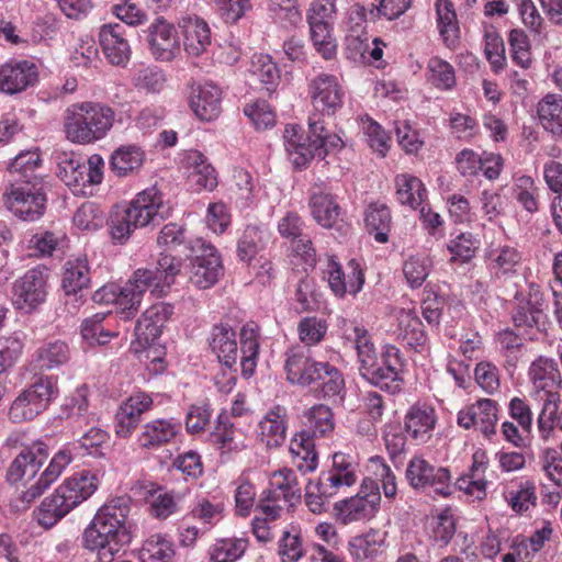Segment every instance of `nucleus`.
Returning <instances> with one entry per match:
<instances>
[{"label":"nucleus","mask_w":562,"mask_h":562,"mask_svg":"<svg viewBox=\"0 0 562 562\" xmlns=\"http://www.w3.org/2000/svg\"><path fill=\"white\" fill-rule=\"evenodd\" d=\"M41 158L36 151L21 153L9 166V186L3 193L7 209L22 221L40 220L46 210L43 178L37 173Z\"/></svg>","instance_id":"1"},{"label":"nucleus","mask_w":562,"mask_h":562,"mask_svg":"<svg viewBox=\"0 0 562 562\" xmlns=\"http://www.w3.org/2000/svg\"><path fill=\"white\" fill-rule=\"evenodd\" d=\"M130 510V497H114L98 510L85 529L83 547L97 551L101 562H112L121 549L131 542L127 522Z\"/></svg>","instance_id":"2"},{"label":"nucleus","mask_w":562,"mask_h":562,"mask_svg":"<svg viewBox=\"0 0 562 562\" xmlns=\"http://www.w3.org/2000/svg\"><path fill=\"white\" fill-rule=\"evenodd\" d=\"M347 337L355 344L361 376L391 394L398 393L403 385L404 368L400 349L389 345L379 353L369 331L362 326H353Z\"/></svg>","instance_id":"3"},{"label":"nucleus","mask_w":562,"mask_h":562,"mask_svg":"<svg viewBox=\"0 0 562 562\" xmlns=\"http://www.w3.org/2000/svg\"><path fill=\"white\" fill-rule=\"evenodd\" d=\"M286 380L292 384L310 386L323 398H341L345 379L341 371L327 361L314 360L307 350L293 348L286 352Z\"/></svg>","instance_id":"4"},{"label":"nucleus","mask_w":562,"mask_h":562,"mask_svg":"<svg viewBox=\"0 0 562 562\" xmlns=\"http://www.w3.org/2000/svg\"><path fill=\"white\" fill-rule=\"evenodd\" d=\"M180 267V259L161 252L154 269H137L122 288L116 286V305L121 308L123 318L128 319L134 315L147 290L156 296L162 295L175 282Z\"/></svg>","instance_id":"5"},{"label":"nucleus","mask_w":562,"mask_h":562,"mask_svg":"<svg viewBox=\"0 0 562 562\" xmlns=\"http://www.w3.org/2000/svg\"><path fill=\"white\" fill-rule=\"evenodd\" d=\"M114 119L115 113L108 104L93 101L74 103L65 110L64 132L71 143L93 144L106 136Z\"/></svg>","instance_id":"6"},{"label":"nucleus","mask_w":562,"mask_h":562,"mask_svg":"<svg viewBox=\"0 0 562 562\" xmlns=\"http://www.w3.org/2000/svg\"><path fill=\"white\" fill-rule=\"evenodd\" d=\"M98 487L95 474L89 471L75 473L42 503L36 518L45 528L53 527L71 509L89 498Z\"/></svg>","instance_id":"7"},{"label":"nucleus","mask_w":562,"mask_h":562,"mask_svg":"<svg viewBox=\"0 0 562 562\" xmlns=\"http://www.w3.org/2000/svg\"><path fill=\"white\" fill-rule=\"evenodd\" d=\"M531 383L530 396L542 404L540 424L549 422L555 408V402H561L562 378L554 359L539 356L528 369Z\"/></svg>","instance_id":"8"},{"label":"nucleus","mask_w":562,"mask_h":562,"mask_svg":"<svg viewBox=\"0 0 562 562\" xmlns=\"http://www.w3.org/2000/svg\"><path fill=\"white\" fill-rule=\"evenodd\" d=\"M58 381L53 375H41L23 389L9 409L13 423L33 420L48 408L58 396Z\"/></svg>","instance_id":"9"},{"label":"nucleus","mask_w":562,"mask_h":562,"mask_svg":"<svg viewBox=\"0 0 562 562\" xmlns=\"http://www.w3.org/2000/svg\"><path fill=\"white\" fill-rule=\"evenodd\" d=\"M405 477L415 491L432 488L438 495L451 494V473L443 467H435L426 459L415 456L406 467Z\"/></svg>","instance_id":"10"},{"label":"nucleus","mask_w":562,"mask_h":562,"mask_svg":"<svg viewBox=\"0 0 562 562\" xmlns=\"http://www.w3.org/2000/svg\"><path fill=\"white\" fill-rule=\"evenodd\" d=\"M48 270L37 266L27 270L13 285V302L20 310L31 312L43 304L47 296Z\"/></svg>","instance_id":"11"},{"label":"nucleus","mask_w":562,"mask_h":562,"mask_svg":"<svg viewBox=\"0 0 562 562\" xmlns=\"http://www.w3.org/2000/svg\"><path fill=\"white\" fill-rule=\"evenodd\" d=\"M308 93L314 109L322 114L333 115L342 106L345 91L334 75L323 72L311 79Z\"/></svg>","instance_id":"12"},{"label":"nucleus","mask_w":562,"mask_h":562,"mask_svg":"<svg viewBox=\"0 0 562 562\" xmlns=\"http://www.w3.org/2000/svg\"><path fill=\"white\" fill-rule=\"evenodd\" d=\"M284 147L289 159L295 168H305L313 158L324 159V149L317 147L315 137L306 134L304 130L294 124H289L283 133Z\"/></svg>","instance_id":"13"},{"label":"nucleus","mask_w":562,"mask_h":562,"mask_svg":"<svg viewBox=\"0 0 562 562\" xmlns=\"http://www.w3.org/2000/svg\"><path fill=\"white\" fill-rule=\"evenodd\" d=\"M347 270L348 272L346 273L341 265L334 257L328 258L324 269V278L327 279L330 290L338 297H342L346 294L356 295L361 291L364 283L363 271L355 259L348 262Z\"/></svg>","instance_id":"14"},{"label":"nucleus","mask_w":562,"mask_h":562,"mask_svg":"<svg viewBox=\"0 0 562 562\" xmlns=\"http://www.w3.org/2000/svg\"><path fill=\"white\" fill-rule=\"evenodd\" d=\"M126 207L139 227L159 224L169 215V207L155 187L139 192Z\"/></svg>","instance_id":"15"},{"label":"nucleus","mask_w":562,"mask_h":562,"mask_svg":"<svg viewBox=\"0 0 562 562\" xmlns=\"http://www.w3.org/2000/svg\"><path fill=\"white\" fill-rule=\"evenodd\" d=\"M498 405L491 398H481L461 409L458 414V425L464 429L475 428L485 437L496 432Z\"/></svg>","instance_id":"16"},{"label":"nucleus","mask_w":562,"mask_h":562,"mask_svg":"<svg viewBox=\"0 0 562 562\" xmlns=\"http://www.w3.org/2000/svg\"><path fill=\"white\" fill-rule=\"evenodd\" d=\"M37 81V69L27 60H9L0 66V92L16 94Z\"/></svg>","instance_id":"17"},{"label":"nucleus","mask_w":562,"mask_h":562,"mask_svg":"<svg viewBox=\"0 0 562 562\" xmlns=\"http://www.w3.org/2000/svg\"><path fill=\"white\" fill-rule=\"evenodd\" d=\"M222 274L223 266L215 247L202 244V252L195 256L191 265L190 282L199 289H209Z\"/></svg>","instance_id":"18"},{"label":"nucleus","mask_w":562,"mask_h":562,"mask_svg":"<svg viewBox=\"0 0 562 562\" xmlns=\"http://www.w3.org/2000/svg\"><path fill=\"white\" fill-rule=\"evenodd\" d=\"M263 501H283L289 506H294L301 501V487L294 470L282 468L271 473L269 487L263 491Z\"/></svg>","instance_id":"19"},{"label":"nucleus","mask_w":562,"mask_h":562,"mask_svg":"<svg viewBox=\"0 0 562 562\" xmlns=\"http://www.w3.org/2000/svg\"><path fill=\"white\" fill-rule=\"evenodd\" d=\"M90 283V268L86 257L68 259L64 265L61 288L67 296L66 305L69 301L78 302L81 300V292Z\"/></svg>","instance_id":"20"},{"label":"nucleus","mask_w":562,"mask_h":562,"mask_svg":"<svg viewBox=\"0 0 562 562\" xmlns=\"http://www.w3.org/2000/svg\"><path fill=\"white\" fill-rule=\"evenodd\" d=\"M149 46L151 54L164 61L173 59L180 50L175 27L162 18H158L150 26Z\"/></svg>","instance_id":"21"},{"label":"nucleus","mask_w":562,"mask_h":562,"mask_svg":"<svg viewBox=\"0 0 562 562\" xmlns=\"http://www.w3.org/2000/svg\"><path fill=\"white\" fill-rule=\"evenodd\" d=\"M436 423V411L427 404H415L405 415V430L419 443L431 438Z\"/></svg>","instance_id":"22"},{"label":"nucleus","mask_w":562,"mask_h":562,"mask_svg":"<svg viewBox=\"0 0 562 562\" xmlns=\"http://www.w3.org/2000/svg\"><path fill=\"white\" fill-rule=\"evenodd\" d=\"M181 424L172 418H159L146 423L138 436V443L145 449H156L172 441L179 434Z\"/></svg>","instance_id":"23"},{"label":"nucleus","mask_w":562,"mask_h":562,"mask_svg":"<svg viewBox=\"0 0 562 562\" xmlns=\"http://www.w3.org/2000/svg\"><path fill=\"white\" fill-rule=\"evenodd\" d=\"M512 321L516 328L528 329L537 328L541 330L547 323L543 300L538 293L529 295V299L519 303L512 312Z\"/></svg>","instance_id":"24"},{"label":"nucleus","mask_w":562,"mask_h":562,"mask_svg":"<svg viewBox=\"0 0 562 562\" xmlns=\"http://www.w3.org/2000/svg\"><path fill=\"white\" fill-rule=\"evenodd\" d=\"M285 434V408L277 405L259 422L257 436L261 443L271 449L282 446Z\"/></svg>","instance_id":"25"},{"label":"nucleus","mask_w":562,"mask_h":562,"mask_svg":"<svg viewBox=\"0 0 562 562\" xmlns=\"http://www.w3.org/2000/svg\"><path fill=\"white\" fill-rule=\"evenodd\" d=\"M222 92L217 86L211 82L199 85L191 95V108L195 115L203 121L216 119L222 110Z\"/></svg>","instance_id":"26"},{"label":"nucleus","mask_w":562,"mask_h":562,"mask_svg":"<svg viewBox=\"0 0 562 562\" xmlns=\"http://www.w3.org/2000/svg\"><path fill=\"white\" fill-rule=\"evenodd\" d=\"M169 2L170 0H145L142 5L139 2L125 0L112 5L111 12L125 24L137 26L146 23L150 13L167 8Z\"/></svg>","instance_id":"27"},{"label":"nucleus","mask_w":562,"mask_h":562,"mask_svg":"<svg viewBox=\"0 0 562 562\" xmlns=\"http://www.w3.org/2000/svg\"><path fill=\"white\" fill-rule=\"evenodd\" d=\"M336 518L344 525L371 518L378 510V496H352L335 504Z\"/></svg>","instance_id":"28"},{"label":"nucleus","mask_w":562,"mask_h":562,"mask_svg":"<svg viewBox=\"0 0 562 562\" xmlns=\"http://www.w3.org/2000/svg\"><path fill=\"white\" fill-rule=\"evenodd\" d=\"M99 37L103 53L112 65L122 66L128 60L130 45L122 36V27L119 24L103 25Z\"/></svg>","instance_id":"29"},{"label":"nucleus","mask_w":562,"mask_h":562,"mask_svg":"<svg viewBox=\"0 0 562 562\" xmlns=\"http://www.w3.org/2000/svg\"><path fill=\"white\" fill-rule=\"evenodd\" d=\"M71 453L66 450H59L50 460L48 467L41 474L40 479L32 484L25 492H23L21 499L26 503L33 502L41 496L44 491L55 482L64 469L71 462Z\"/></svg>","instance_id":"30"},{"label":"nucleus","mask_w":562,"mask_h":562,"mask_svg":"<svg viewBox=\"0 0 562 562\" xmlns=\"http://www.w3.org/2000/svg\"><path fill=\"white\" fill-rule=\"evenodd\" d=\"M184 50L191 56H200L211 45V31L205 21L200 18H187L182 20Z\"/></svg>","instance_id":"31"},{"label":"nucleus","mask_w":562,"mask_h":562,"mask_svg":"<svg viewBox=\"0 0 562 562\" xmlns=\"http://www.w3.org/2000/svg\"><path fill=\"white\" fill-rule=\"evenodd\" d=\"M310 209L313 218L325 228L333 227L339 215L340 207L335 198L321 187H314L310 196Z\"/></svg>","instance_id":"32"},{"label":"nucleus","mask_w":562,"mask_h":562,"mask_svg":"<svg viewBox=\"0 0 562 562\" xmlns=\"http://www.w3.org/2000/svg\"><path fill=\"white\" fill-rule=\"evenodd\" d=\"M210 347L217 356L220 362L232 369L236 364L238 348L235 331L226 325L213 327L210 338Z\"/></svg>","instance_id":"33"},{"label":"nucleus","mask_w":562,"mask_h":562,"mask_svg":"<svg viewBox=\"0 0 562 562\" xmlns=\"http://www.w3.org/2000/svg\"><path fill=\"white\" fill-rule=\"evenodd\" d=\"M357 464L350 456L337 452L333 456V465L319 477L325 481L337 493L342 486H351L357 482Z\"/></svg>","instance_id":"34"},{"label":"nucleus","mask_w":562,"mask_h":562,"mask_svg":"<svg viewBox=\"0 0 562 562\" xmlns=\"http://www.w3.org/2000/svg\"><path fill=\"white\" fill-rule=\"evenodd\" d=\"M69 359V346L60 339L45 341L34 353V363L42 371L57 369L67 363Z\"/></svg>","instance_id":"35"},{"label":"nucleus","mask_w":562,"mask_h":562,"mask_svg":"<svg viewBox=\"0 0 562 562\" xmlns=\"http://www.w3.org/2000/svg\"><path fill=\"white\" fill-rule=\"evenodd\" d=\"M314 437L304 429L296 434L290 443L294 465L303 473L312 472L317 468V453Z\"/></svg>","instance_id":"36"},{"label":"nucleus","mask_w":562,"mask_h":562,"mask_svg":"<svg viewBox=\"0 0 562 562\" xmlns=\"http://www.w3.org/2000/svg\"><path fill=\"white\" fill-rule=\"evenodd\" d=\"M435 9L439 34L448 48H454L460 34L454 5L450 0H436Z\"/></svg>","instance_id":"37"},{"label":"nucleus","mask_w":562,"mask_h":562,"mask_svg":"<svg viewBox=\"0 0 562 562\" xmlns=\"http://www.w3.org/2000/svg\"><path fill=\"white\" fill-rule=\"evenodd\" d=\"M145 160L144 150L137 145H122L110 159L111 170L119 177H126L137 171Z\"/></svg>","instance_id":"38"},{"label":"nucleus","mask_w":562,"mask_h":562,"mask_svg":"<svg viewBox=\"0 0 562 562\" xmlns=\"http://www.w3.org/2000/svg\"><path fill=\"white\" fill-rule=\"evenodd\" d=\"M397 336L406 345L417 348L427 341L424 325L416 313L412 310L401 308L397 314Z\"/></svg>","instance_id":"39"},{"label":"nucleus","mask_w":562,"mask_h":562,"mask_svg":"<svg viewBox=\"0 0 562 562\" xmlns=\"http://www.w3.org/2000/svg\"><path fill=\"white\" fill-rule=\"evenodd\" d=\"M258 335L259 327L254 322L245 324L240 329V366L246 378L252 375L257 366Z\"/></svg>","instance_id":"40"},{"label":"nucleus","mask_w":562,"mask_h":562,"mask_svg":"<svg viewBox=\"0 0 562 562\" xmlns=\"http://www.w3.org/2000/svg\"><path fill=\"white\" fill-rule=\"evenodd\" d=\"M537 113L544 130L553 135L562 136V95L546 94L538 102Z\"/></svg>","instance_id":"41"},{"label":"nucleus","mask_w":562,"mask_h":562,"mask_svg":"<svg viewBox=\"0 0 562 562\" xmlns=\"http://www.w3.org/2000/svg\"><path fill=\"white\" fill-rule=\"evenodd\" d=\"M396 198L402 205L417 210L425 201L427 191L415 176L403 173L395 178Z\"/></svg>","instance_id":"42"},{"label":"nucleus","mask_w":562,"mask_h":562,"mask_svg":"<svg viewBox=\"0 0 562 562\" xmlns=\"http://www.w3.org/2000/svg\"><path fill=\"white\" fill-rule=\"evenodd\" d=\"M304 430L313 437H326L334 431V414L329 406L316 404L303 414Z\"/></svg>","instance_id":"43"},{"label":"nucleus","mask_w":562,"mask_h":562,"mask_svg":"<svg viewBox=\"0 0 562 562\" xmlns=\"http://www.w3.org/2000/svg\"><path fill=\"white\" fill-rule=\"evenodd\" d=\"M191 169L189 179L199 189L212 191L217 186L215 169L206 162V158L198 150L190 151L186 158Z\"/></svg>","instance_id":"44"},{"label":"nucleus","mask_w":562,"mask_h":562,"mask_svg":"<svg viewBox=\"0 0 562 562\" xmlns=\"http://www.w3.org/2000/svg\"><path fill=\"white\" fill-rule=\"evenodd\" d=\"M384 536L379 531L353 537L349 541V552L355 562H372L381 553Z\"/></svg>","instance_id":"45"},{"label":"nucleus","mask_w":562,"mask_h":562,"mask_svg":"<svg viewBox=\"0 0 562 562\" xmlns=\"http://www.w3.org/2000/svg\"><path fill=\"white\" fill-rule=\"evenodd\" d=\"M488 267L497 277H504L516 272L521 256L514 247L504 245L491 248L487 252Z\"/></svg>","instance_id":"46"},{"label":"nucleus","mask_w":562,"mask_h":562,"mask_svg":"<svg viewBox=\"0 0 562 562\" xmlns=\"http://www.w3.org/2000/svg\"><path fill=\"white\" fill-rule=\"evenodd\" d=\"M364 222L368 231L374 234V239L378 243L384 244L389 240L392 216L385 204L371 203L366 212Z\"/></svg>","instance_id":"47"},{"label":"nucleus","mask_w":562,"mask_h":562,"mask_svg":"<svg viewBox=\"0 0 562 562\" xmlns=\"http://www.w3.org/2000/svg\"><path fill=\"white\" fill-rule=\"evenodd\" d=\"M57 176L68 187L86 184V164L75 154L63 153L57 157Z\"/></svg>","instance_id":"48"},{"label":"nucleus","mask_w":562,"mask_h":562,"mask_svg":"<svg viewBox=\"0 0 562 562\" xmlns=\"http://www.w3.org/2000/svg\"><path fill=\"white\" fill-rule=\"evenodd\" d=\"M250 72L254 79L259 81L269 93L274 91L280 82V70L269 55H255Z\"/></svg>","instance_id":"49"},{"label":"nucleus","mask_w":562,"mask_h":562,"mask_svg":"<svg viewBox=\"0 0 562 562\" xmlns=\"http://www.w3.org/2000/svg\"><path fill=\"white\" fill-rule=\"evenodd\" d=\"M248 541L243 538H223L217 539L209 549L210 560L212 562H236L240 559Z\"/></svg>","instance_id":"50"},{"label":"nucleus","mask_w":562,"mask_h":562,"mask_svg":"<svg viewBox=\"0 0 562 562\" xmlns=\"http://www.w3.org/2000/svg\"><path fill=\"white\" fill-rule=\"evenodd\" d=\"M89 394V387L86 384H82L75 390L66 403V407L69 411V418L75 419V423L79 428L82 427V424L89 426L95 420V415L88 413Z\"/></svg>","instance_id":"51"},{"label":"nucleus","mask_w":562,"mask_h":562,"mask_svg":"<svg viewBox=\"0 0 562 562\" xmlns=\"http://www.w3.org/2000/svg\"><path fill=\"white\" fill-rule=\"evenodd\" d=\"M505 499L514 512L518 514L527 512L530 507L536 506L535 483L529 480L519 482L516 488H508L505 492Z\"/></svg>","instance_id":"52"},{"label":"nucleus","mask_w":562,"mask_h":562,"mask_svg":"<svg viewBox=\"0 0 562 562\" xmlns=\"http://www.w3.org/2000/svg\"><path fill=\"white\" fill-rule=\"evenodd\" d=\"M336 494L337 492L318 476L316 481H310L305 487V505L313 514H322L326 510L329 498Z\"/></svg>","instance_id":"53"},{"label":"nucleus","mask_w":562,"mask_h":562,"mask_svg":"<svg viewBox=\"0 0 562 562\" xmlns=\"http://www.w3.org/2000/svg\"><path fill=\"white\" fill-rule=\"evenodd\" d=\"M310 25L311 40L316 52L326 60H331L337 54V42L331 31V24L313 23Z\"/></svg>","instance_id":"54"},{"label":"nucleus","mask_w":562,"mask_h":562,"mask_svg":"<svg viewBox=\"0 0 562 562\" xmlns=\"http://www.w3.org/2000/svg\"><path fill=\"white\" fill-rule=\"evenodd\" d=\"M514 198L529 213L539 211L540 189L536 186L535 180L529 176H521L516 179L514 184Z\"/></svg>","instance_id":"55"},{"label":"nucleus","mask_w":562,"mask_h":562,"mask_svg":"<svg viewBox=\"0 0 562 562\" xmlns=\"http://www.w3.org/2000/svg\"><path fill=\"white\" fill-rule=\"evenodd\" d=\"M495 340L499 352L505 358L506 366L515 368L525 346L522 338L512 328L507 327L496 334Z\"/></svg>","instance_id":"56"},{"label":"nucleus","mask_w":562,"mask_h":562,"mask_svg":"<svg viewBox=\"0 0 562 562\" xmlns=\"http://www.w3.org/2000/svg\"><path fill=\"white\" fill-rule=\"evenodd\" d=\"M41 468V461L32 451H22L11 463L7 477L11 483L30 480L35 476Z\"/></svg>","instance_id":"57"},{"label":"nucleus","mask_w":562,"mask_h":562,"mask_svg":"<svg viewBox=\"0 0 562 562\" xmlns=\"http://www.w3.org/2000/svg\"><path fill=\"white\" fill-rule=\"evenodd\" d=\"M175 554L171 542L161 536H151L147 539L140 550V562H170Z\"/></svg>","instance_id":"58"},{"label":"nucleus","mask_w":562,"mask_h":562,"mask_svg":"<svg viewBox=\"0 0 562 562\" xmlns=\"http://www.w3.org/2000/svg\"><path fill=\"white\" fill-rule=\"evenodd\" d=\"M428 80L438 89L449 90L456 85L453 67L446 60L434 56L428 60Z\"/></svg>","instance_id":"59"},{"label":"nucleus","mask_w":562,"mask_h":562,"mask_svg":"<svg viewBox=\"0 0 562 562\" xmlns=\"http://www.w3.org/2000/svg\"><path fill=\"white\" fill-rule=\"evenodd\" d=\"M133 85L139 91L159 93L166 85V76L157 67H144L134 74Z\"/></svg>","instance_id":"60"},{"label":"nucleus","mask_w":562,"mask_h":562,"mask_svg":"<svg viewBox=\"0 0 562 562\" xmlns=\"http://www.w3.org/2000/svg\"><path fill=\"white\" fill-rule=\"evenodd\" d=\"M110 233L114 240L123 243L138 228V224L132 218L128 209L116 207L110 216Z\"/></svg>","instance_id":"61"},{"label":"nucleus","mask_w":562,"mask_h":562,"mask_svg":"<svg viewBox=\"0 0 562 562\" xmlns=\"http://www.w3.org/2000/svg\"><path fill=\"white\" fill-rule=\"evenodd\" d=\"M23 348V338L16 333L0 337V374L14 366Z\"/></svg>","instance_id":"62"},{"label":"nucleus","mask_w":562,"mask_h":562,"mask_svg":"<svg viewBox=\"0 0 562 562\" xmlns=\"http://www.w3.org/2000/svg\"><path fill=\"white\" fill-rule=\"evenodd\" d=\"M103 211L93 202L82 203L74 215V224L83 231H95L102 227Z\"/></svg>","instance_id":"63"},{"label":"nucleus","mask_w":562,"mask_h":562,"mask_svg":"<svg viewBox=\"0 0 562 562\" xmlns=\"http://www.w3.org/2000/svg\"><path fill=\"white\" fill-rule=\"evenodd\" d=\"M540 464L548 480L562 490V454L555 449L546 448L540 454Z\"/></svg>","instance_id":"64"}]
</instances>
